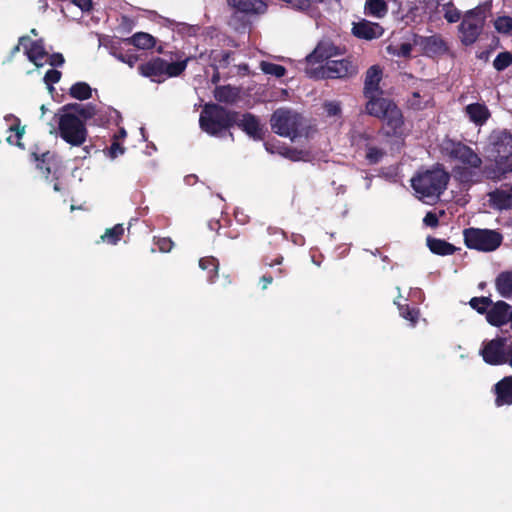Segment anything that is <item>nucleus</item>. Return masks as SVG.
Here are the masks:
<instances>
[{
  "instance_id": "f257e3e1",
  "label": "nucleus",
  "mask_w": 512,
  "mask_h": 512,
  "mask_svg": "<svg viewBox=\"0 0 512 512\" xmlns=\"http://www.w3.org/2000/svg\"><path fill=\"white\" fill-rule=\"evenodd\" d=\"M442 153L450 160L456 161L452 168L454 178L462 184H476L486 178L485 166L481 157L461 141L446 140Z\"/></svg>"
},
{
  "instance_id": "f03ea898",
  "label": "nucleus",
  "mask_w": 512,
  "mask_h": 512,
  "mask_svg": "<svg viewBox=\"0 0 512 512\" xmlns=\"http://www.w3.org/2000/svg\"><path fill=\"white\" fill-rule=\"evenodd\" d=\"M488 158L494 164L485 165L486 179H500L512 172V134L507 130L493 131L489 136Z\"/></svg>"
},
{
  "instance_id": "7ed1b4c3",
  "label": "nucleus",
  "mask_w": 512,
  "mask_h": 512,
  "mask_svg": "<svg viewBox=\"0 0 512 512\" xmlns=\"http://www.w3.org/2000/svg\"><path fill=\"white\" fill-rule=\"evenodd\" d=\"M450 174L443 165L437 164L432 169L418 173L411 179V186L422 199L437 201L446 190Z\"/></svg>"
},
{
  "instance_id": "20e7f679",
  "label": "nucleus",
  "mask_w": 512,
  "mask_h": 512,
  "mask_svg": "<svg viewBox=\"0 0 512 512\" xmlns=\"http://www.w3.org/2000/svg\"><path fill=\"white\" fill-rule=\"evenodd\" d=\"M240 113L229 110L217 103H207L203 106L199 117L201 130L210 136H220L237 122Z\"/></svg>"
},
{
  "instance_id": "39448f33",
  "label": "nucleus",
  "mask_w": 512,
  "mask_h": 512,
  "mask_svg": "<svg viewBox=\"0 0 512 512\" xmlns=\"http://www.w3.org/2000/svg\"><path fill=\"white\" fill-rule=\"evenodd\" d=\"M190 60V57L181 61L167 62L160 57H154L149 61L138 66V72L143 77L150 78L151 81L161 83L167 77H177L181 75Z\"/></svg>"
},
{
  "instance_id": "423d86ee",
  "label": "nucleus",
  "mask_w": 512,
  "mask_h": 512,
  "mask_svg": "<svg viewBox=\"0 0 512 512\" xmlns=\"http://www.w3.org/2000/svg\"><path fill=\"white\" fill-rule=\"evenodd\" d=\"M270 125L277 135L293 140L301 135L303 117L291 109L278 108L271 115Z\"/></svg>"
},
{
  "instance_id": "0eeeda50",
  "label": "nucleus",
  "mask_w": 512,
  "mask_h": 512,
  "mask_svg": "<svg viewBox=\"0 0 512 512\" xmlns=\"http://www.w3.org/2000/svg\"><path fill=\"white\" fill-rule=\"evenodd\" d=\"M58 131L59 136L71 146H81L88 136L85 122L72 113L59 116Z\"/></svg>"
},
{
  "instance_id": "6e6552de",
  "label": "nucleus",
  "mask_w": 512,
  "mask_h": 512,
  "mask_svg": "<svg viewBox=\"0 0 512 512\" xmlns=\"http://www.w3.org/2000/svg\"><path fill=\"white\" fill-rule=\"evenodd\" d=\"M464 243L469 249L483 252L496 250L502 243V235L489 229L467 228L463 231Z\"/></svg>"
},
{
  "instance_id": "1a4fd4ad",
  "label": "nucleus",
  "mask_w": 512,
  "mask_h": 512,
  "mask_svg": "<svg viewBox=\"0 0 512 512\" xmlns=\"http://www.w3.org/2000/svg\"><path fill=\"white\" fill-rule=\"evenodd\" d=\"M507 339L505 337H496L490 341L484 342L480 354L483 360L489 365H503L507 363Z\"/></svg>"
},
{
  "instance_id": "9d476101",
  "label": "nucleus",
  "mask_w": 512,
  "mask_h": 512,
  "mask_svg": "<svg viewBox=\"0 0 512 512\" xmlns=\"http://www.w3.org/2000/svg\"><path fill=\"white\" fill-rule=\"evenodd\" d=\"M414 44L419 46L422 53L428 57L440 56L448 51L446 41L439 34L431 36L414 35Z\"/></svg>"
},
{
  "instance_id": "9b49d317",
  "label": "nucleus",
  "mask_w": 512,
  "mask_h": 512,
  "mask_svg": "<svg viewBox=\"0 0 512 512\" xmlns=\"http://www.w3.org/2000/svg\"><path fill=\"white\" fill-rule=\"evenodd\" d=\"M356 66L348 58L340 60H328L322 67V78H344L355 74Z\"/></svg>"
},
{
  "instance_id": "f8f14e48",
  "label": "nucleus",
  "mask_w": 512,
  "mask_h": 512,
  "mask_svg": "<svg viewBox=\"0 0 512 512\" xmlns=\"http://www.w3.org/2000/svg\"><path fill=\"white\" fill-rule=\"evenodd\" d=\"M379 119L382 120L387 128L385 135L388 137H396L402 133L404 125V117L401 109L393 101L390 107L385 110Z\"/></svg>"
},
{
  "instance_id": "ddd939ff",
  "label": "nucleus",
  "mask_w": 512,
  "mask_h": 512,
  "mask_svg": "<svg viewBox=\"0 0 512 512\" xmlns=\"http://www.w3.org/2000/svg\"><path fill=\"white\" fill-rule=\"evenodd\" d=\"M235 125L253 140H264L266 130L254 114L246 112L241 115V118L238 116Z\"/></svg>"
},
{
  "instance_id": "4468645a",
  "label": "nucleus",
  "mask_w": 512,
  "mask_h": 512,
  "mask_svg": "<svg viewBox=\"0 0 512 512\" xmlns=\"http://www.w3.org/2000/svg\"><path fill=\"white\" fill-rule=\"evenodd\" d=\"M486 320L490 325L495 327H501L509 322L512 323L511 306L502 300L495 303L492 302L490 309L487 311Z\"/></svg>"
},
{
  "instance_id": "2eb2a0df",
  "label": "nucleus",
  "mask_w": 512,
  "mask_h": 512,
  "mask_svg": "<svg viewBox=\"0 0 512 512\" xmlns=\"http://www.w3.org/2000/svg\"><path fill=\"white\" fill-rule=\"evenodd\" d=\"M484 23L485 19H469L465 17L459 26L462 34V43L466 46L475 43L483 30Z\"/></svg>"
},
{
  "instance_id": "dca6fc26",
  "label": "nucleus",
  "mask_w": 512,
  "mask_h": 512,
  "mask_svg": "<svg viewBox=\"0 0 512 512\" xmlns=\"http://www.w3.org/2000/svg\"><path fill=\"white\" fill-rule=\"evenodd\" d=\"M19 45L25 47V53L29 61L37 67L42 66L39 61L48 56L43 39L32 41L28 36H22L19 38Z\"/></svg>"
},
{
  "instance_id": "f3484780",
  "label": "nucleus",
  "mask_w": 512,
  "mask_h": 512,
  "mask_svg": "<svg viewBox=\"0 0 512 512\" xmlns=\"http://www.w3.org/2000/svg\"><path fill=\"white\" fill-rule=\"evenodd\" d=\"M384 33L383 27L366 19L353 23L352 34L359 39L373 40L380 38Z\"/></svg>"
},
{
  "instance_id": "a211bd4d",
  "label": "nucleus",
  "mask_w": 512,
  "mask_h": 512,
  "mask_svg": "<svg viewBox=\"0 0 512 512\" xmlns=\"http://www.w3.org/2000/svg\"><path fill=\"white\" fill-rule=\"evenodd\" d=\"M341 54L340 48L332 42H320L315 49L306 56V62L314 65L323 61L331 60L333 56Z\"/></svg>"
},
{
  "instance_id": "6ab92c4d",
  "label": "nucleus",
  "mask_w": 512,
  "mask_h": 512,
  "mask_svg": "<svg viewBox=\"0 0 512 512\" xmlns=\"http://www.w3.org/2000/svg\"><path fill=\"white\" fill-rule=\"evenodd\" d=\"M227 3L236 13L244 15H261L267 10L263 0H227Z\"/></svg>"
},
{
  "instance_id": "aec40b11",
  "label": "nucleus",
  "mask_w": 512,
  "mask_h": 512,
  "mask_svg": "<svg viewBox=\"0 0 512 512\" xmlns=\"http://www.w3.org/2000/svg\"><path fill=\"white\" fill-rule=\"evenodd\" d=\"M381 94H368L364 95V97L367 99L366 105H365V111L368 115L373 116L375 118H380L381 116H384L383 114L387 108L390 107V104L393 102V100L384 98L380 96Z\"/></svg>"
},
{
  "instance_id": "412c9836",
  "label": "nucleus",
  "mask_w": 512,
  "mask_h": 512,
  "mask_svg": "<svg viewBox=\"0 0 512 512\" xmlns=\"http://www.w3.org/2000/svg\"><path fill=\"white\" fill-rule=\"evenodd\" d=\"M382 79V69L379 65L371 66L365 74L363 95L368 94H383L380 88V81Z\"/></svg>"
},
{
  "instance_id": "4be33fe9",
  "label": "nucleus",
  "mask_w": 512,
  "mask_h": 512,
  "mask_svg": "<svg viewBox=\"0 0 512 512\" xmlns=\"http://www.w3.org/2000/svg\"><path fill=\"white\" fill-rule=\"evenodd\" d=\"M497 407L512 405V376L504 377L495 384Z\"/></svg>"
},
{
  "instance_id": "5701e85b",
  "label": "nucleus",
  "mask_w": 512,
  "mask_h": 512,
  "mask_svg": "<svg viewBox=\"0 0 512 512\" xmlns=\"http://www.w3.org/2000/svg\"><path fill=\"white\" fill-rule=\"evenodd\" d=\"M464 111L469 120L477 126L484 125L491 117V113L484 103L468 104Z\"/></svg>"
},
{
  "instance_id": "b1692460",
  "label": "nucleus",
  "mask_w": 512,
  "mask_h": 512,
  "mask_svg": "<svg viewBox=\"0 0 512 512\" xmlns=\"http://www.w3.org/2000/svg\"><path fill=\"white\" fill-rule=\"evenodd\" d=\"M490 205L499 211L512 209V192L503 189H495L489 194Z\"/></svg>"
},
{
  "instance_id": "393cba45",
  "label": "nucleus",
  "mask_w": 512,
  "mask_h": 512,
  "mask_svg": "<svg viewBox=\"0 0 512 512\" xmlns=\"http://www.w3.org/2000/svg\"><path fill=\"white\" fill-rule=\"evenodd\" d=\"M63 113H72L84 122L97 114V108L92 104L69 103L62 107Z\"/></svg>"
},
{
  "instance_id": "a878e982",
  "label": "nucleus",
  "mask_w": 512,
  "mask_h": 512,
  "mask_svg": "<svg viewBox=\"0 0 512 512\" xmlns=\"http://www.w3.org/2000/svg\"><path fill=\"white\" fill-rule=\"evenodd\" d=\"M426 243L429 250L436 255H453L457 251V248L453 244L447 242L444 239L428 236Z\"/></svg>"
},
{
  "instance_id": "bb28decb",
  "label": "nucleus",
  "mask_w": 512,
  "mask_h": 512,
  "mask_svg": "<svg viewBox=\"0 0 512 512\" xmlns=\"http://www.w3.org/2000/svg\"><path fill=\"white\" fill-rule=\"evenodd\" d=\"M127 45H132L138 49L149 50L155 47L156 39L149 33L137 32L131 37L123 39Z\"/></svg>"
},
{
  "instance_id": "cd10ccee",
  "label": "nucleus",
  "mask_w": 512,
  "mask_h": 512,
  "mask_svg": "<svg viewBox=\"0 0 512 512\" xmlns=\"http://www.w3.org/2000/svg\"><path fill=\"white\" fill-rule=\"evenodd\" d=\"M495 288L500 296L512 299V271H502L495 279Z\"/></svg>"
},
{
  "instance_id": "c85d7f7f",
  "label": "nucleus",
  "mask_w": 512,
  "mask_h": 512,
  "mask_svg": "<svg viewBox=\"0 0 512 512\" xmlns=\"http://www.w3.org/2000/svg\"><path fill=\"white\" fill-rule=\"evenodd\" d=\"M239 97V91L230 86H218L214 90V98L220 103L233 104Z\"/></svg>"
},
{
  "instance_id": "c756f323",
  "label": "nucleus",
  "mask_w": 512,
  "mask_h": 512,
  "mask_svg": "<svg viewBox=\"0 0 512 512\" xmlns=\"http://www.w3.org/2000/svg\"><path fill=\"white\" fill-rule=\"evenodd\" d=\"M364 13L368 16L383 18L388 13V5L384 0H366Z\"/></svg>"
},
{
  "instance_id": "7c9ffc66",
  "label": "nucleus",
  "mask_w": 512,
  "mask_h": 512,
  "mask_svg": "<svg viewBox=\"0 0 512 512\" xmlns=\"http://www.w3.org/2000/svg\"><path fill=\"white\" fill-rule=\"evenodd\" d=\"M395 304L398 307L399 314L402 318L409 321V324L411 327H415L418 323V320L420 318V310L416 306H410L409 304L405 303L402 304L400 302L395 301Z\"/></svg>"
},
{
  "instance_id": "2f4dec72",
  "label": "nucleus",
  "mask_w": 512,
  "mask_h": 512,
  "mask_svg": "<svg viewBox=\"0 0 512 512\" xmlns=\"http://www.w3.org/2000/svg\"><path fill=\"white\" fill-rule=\"evenodd\" d=\"M30 157L31 160L36 163V168L43 172L46 178H48L49 174L51 173L49 162L53 158V154H51L50 151H46L41 154L32 152Z\"/></svg>"
},
{
  "instance_id": "473e14b6",
  "label": "nucleus",
  "mask_w": 512,
  "mask_h": 512,
  "mask_svg": "<svg viewBox=\"0 0 512 512\" xmlns=\"http://www.w3.org/2000/svg\"><path fill=\"white\" fill-rule=\"evenodd\" d=\"M69 95L76 100H88L92 97V89L86 82H76L70 87Z\"/></svg>"
},
{
  "instance_id": "72a5a7b5",
  "label": "nucleus",
  "mask_w": 512,
  "mask_h": 512,
  "mask_svg": "<svg viewBox=\"0 0 512 512\" xmlns=\"http://www.w3.org/2000/svg\"><path fill=\"white\" fill-rule=\"evenodd\" d=\"M386 150L382 147L368 143L365 148V160L369 165H376L386 156Z\"/></svg>"
},
{
  "instance_id": "f704fd0d",
  "label": "nucleus",
  "mask_w": 512,
  "mask_h": 512,
  "mask_svg": "<svg viewBox=\"0 0 512 512\" xmlns=\"http://www.w3.org/2000/svg\"><path fill=\"white\" fill-rule=\"evenodd\" d=\"M199 267L207 271V277L210 282H214L218 277L219 262L216 258L212 256L201 258L199 260Z\"/></svg>"
},
{
  "instance_id": "c9c22d12",
  "label": "nucleus",
  "mask_w": 512,
  "mask_h": 512,
  "mask_svg": "<svg viewBox=\"0 0 512 512\" xmlns=\"http://www.w3.org/2000/svg\"><path fill=\"white\" fill-rule=\"evenodd\" d=\"M266 234L269 237L264 239L271 248H277L286 241V234L282 229L276 227H268Z\"/></svg>"
},
{
  "instance_id": "e433bc0d",
  "label": "nucleus",
  "mask_w": 512,
  "mask_h": 512,
  "mask_svg": "<svg viewBox=\"0 0 512 512\" xmlns=\"http://www.w3.org/2000/svg\"><path fill=\"white\" fill-rule=\"evenodd\" d=\"M232 55V51H221L219 53L212 51L210 55L212 60L211 66L214 68V70H218L219 68H227L230 64Z\"/></svg>"
},
{
  "instance_id": "4c0bfd02",
  "label": "nucleus",
  "mask_w": 512,
  "mask_h": 512,
  "mask_svg": "<svg viewBox=\"0 0 512 512\" xmlns=\"http://www.w3.org/2000/svg\"><path fill=\"white\" fill-rule=\"evenodd\" d=\"M124 234V227L122 224H116L112 228L106 229L105 233L101 236L104 242L115 245L117 244Z\"/></svg>"
},
{
  "instance_id": "58836bf2",
  "label": "nucleus",
  "mask_w": 512,
  "mask_h": 512,
  "mask_svg": "<svg viewBox=\"0 0 512 512\" xmlns=\"http://www.w3.org/2000/svg\"><path fill=\"white\" fill-rule=\"evenodd\" d=\"M472 309L476 310L479 314H487L488 308L492 305L490 297H473L469 301Z\"/></svg>"
},
{
  "instance_id": "ea45409f",
  "label": "nucleus",
  "mask_w": 512,
  "mask_h": 512,
  "mask_svg": "<svg viewBox=\"0 0 512 512\" xmlns=\"http://www.w3.org/2000/svg\"><path fill=\"white\" fill-rule=\"evenodd\" d=\"M260 67L265 74L272 75L277 78H281L286 74V68L279 64L262 61Z\"/></svg>"
},
{
  "instance_id": "a19ab883",
  "label": "nucleus",
  "mask_w": 512,
  "mask_h": 512,
  "mask_svg": "<svg viewBox=\"0 0 512 512\" xmlns=\"http://www.w3.org/2000/svg\"><path fill=\"white\" fill-rule=\"evenodd\" d=\"M111 53L119 61L129 65V67H133L139 59L136 54L123 52L120 48H116L115 46H112Z\"/></svg>"
},
{
  "instance_id": "79ce46f5",
  "label": "nucleus",
  "mask_w": 512,
  "mask_h": 512,
  "mask_svg": "<svg viewBox=\"0 0 512 512\" xmlns=\"http://www.w3.org/2000/svg\"><path fill=\"white\" fill-rule=\"evenodd\" d=\"M512 64V54L508 51L499 53L493 61L497 71H503Z\"/></svg>"
},
{
  "instance_id": "37998d69",
  "label": "nucleus",
  "mask_w": 512,
  "mask_h": 512,
  "mask_svg": "<svg viewBox=\"0 0 512 512\" xmlns=\"http://www.w3.org/2000/svg\"><path fill=\"white\" fill-rule=\"evenodd\" d=\"M494 27L497 32L502 34H509L512 32V17L499 16L494 21Z\"/></svg>"
},
{
  "instance_id": "c03bdc74",
  "label": "nucleus",
  "mask_w": 512,
  "mask_h": 512,
  "mask_svg": "<svg viewBox=\"0 0 512 512\" xmlns=\"http://www.w3.org/2000/svg\"><path fill=\"white\" fill-rule=\"evenodd\" d=\"M413 47L410 43H401L398 47L392 48L391 46L388 47V51L392 53L395 56L403 57V58H410L412 53Z\"/></svg>"
},
{
  "instance_id": "a18cd8bd",
  "label": "nucleus",
  "mask_w": 512,
  "mask_h": 512,
  "mask_svg": "<svg viewBox=\"0 0 512 512\" xmlns=\"http://www.w3.org/2000/svg\"><path fill=\"white\" fill-rule=\"evenodd\" d=\"M112 113H116V111L110 108L97 109V114L92 118L98 125H105L106 123H109Z\"/></svg>"
},
{
  "instance_id": "49530a36",
  "label": "nucleus",
  "mask_w": 512,
  "mask_h": 512,
  "mask_svg": "<svg viewBox=\"0 0 512 512\" xmlns=\"http://www.w3.org/2000/svg\"><path fill=\"white\" fill-rule=\"evenodd\" d=\"M323 107L329 117L339 116L342 111L340 103L337 101H326Z\"/></svg>"
},
{
  "instance_id": "de8ad7c7",
  "label": "nucleus",
  "mask_w": 512,
  "mask_h": 512,
  "mask_svg": "<svg viewBox=\"0 0 512 512\" xmlns=\"http://www.w3.org/2000/svg\"><path fill=\"white\" fill-rule=\"evenodd\" d=\"M61 72L56 69H49L44 76L45 84L52 89V85L58 83L61 79Z\"/></svg>"
},
{
  "instance_id": "09e8293b",
  "label": "nucleus",
  "mask_w": 512,
  "mask_h": 512,
  "mask_svg": "<svg viewBox=\"0 0 512 512\" xmlns=\"http://www.w3.org/2000/svg\"><path fill=\"white\" fill-rule=\"evenodd\" d=\"M374 140H375L374 135L369 132H366V131L360 132L356 136L357 145L364 149L366 148V145L368 143H374Z\"/></svg>"
},
{
  "instance_id": "8fccbe9b",
  "label": "nucleus",
  "mask_w": 512,
  "mask_h": 512,
  "mask_svg": "<svg viewBox=\"0 0 512 512\" xmlns=\"http://www.w3.org/2000/svg\"><path fill=\"white\" fill-rule=\"evenodd\" d=\"M281 154L291 161H299L302 159L303 151L296 148H285Z\"/></svg>"
},
{
  "instance_id": "3c124183",
  "label": "nucleus",
  "mask_w": 512,
  "mask_h": 512,
  "mask_svg": "<svg viewBox=\"0 0 512 512\" xmlns=\"http://www.w3.org/2000/svg\"><path fill=\"white\" fill-rule=\"evenodd\" d=\"M125 152V148L120 144L119 141L116 139H113L111 146L109 148V156L111 158H116L119 155H122Z\"/></svg>"
},
{
  "instance_id": "603ef678",
  "label": "nucleus",
  "mask_w": 512,
  "mask_h": 512,
  "mask_svg": "<svg viewBox=\"0 0 512 512\" xmlns=\"http://www.w3.org/2000/svg\"><path fill=\"white\" fill-rule=\"evenodd\" d=\"M287 3H289L294 9H297L299 11H307L311 7V1L310 0H285Z\"/></svg>"
},
{
  "instance_id": "864d4df0",
  "label": "nucleus",
  "mask_w": 512,
  "mask_h": 512,
  "mask_svg": "<svg viewBox=\"0 0 512 512\" xmlns=\"http://www.w3.org/2000/svg\"><path fill=\"white\" fill-rule=\"evenodd\" d=\"M155 244L161 252H170L174 246L170 238H159Z\"/></svg>"
},
{
  "instance_id": "5fc2aeb1",
  "label": "nucleus",
  "mask_w": 512,
  "mask_h": 512,
  "mask_svg": "<svg viewBox=\"0 0 512 512\" xmlns=\"http://www.w3.org/2000/svg\"><path fill=\"white\" fill-rule=\"evenodd\" d=\"M423 223L428 227L435 228L439 225V218L436 213L428 212L423 219Z\"/></svg>"
},
{
  "instance_id": "6e6d98bb",
  "label": "nucleus",
  "mask_w": 512,
  "mask_h": 512,
  "mask_svg": "<svg viewBox=\"0 0 512 512\" xmlns=\"http://www.w3.org/2000/svg\"><path fill=\"white\" fill-rule=\"evenodd\" d=\"M65 59L61 53H53L48 58V63L52 67H60L64 64Z\"/></svg>"
},
{
  "instance_id": "4d7b16f0",
  "label": "nucleus",
  "mask_w": 512,
  "mask_h": 512,
  "mask_svg": "<svg viewBox=\"0 0 512 512\" xmlns=\"http://www.w3.org/2000/svg\"><path fill=\"white\" fill-rule=\"evenodd\" d=\"M72 3L79 7L83 12H89L93 8L92 0H73Z\"/></svg>"
},
{
  "instance_id": "13d9d810",
  "label": "nucleus",
  "mask_w": 512,
  "mask_h": 512,
  "mask_svg": "<svg viewBox=\"0 0 512 512\" xmlns=\"http://www.w3.org/2000/svg\"><path fill=\"white\" fill-rule=\"evenodd\" d=\"M466 18H471V19H485V14H484V10L478 6L472 10H470L467 14H466Z\"/></svg>"
},
{
  "instance_id": "bf43d9fd",
  "label": "nucleus",
  "mask_w": 512,
  "mask_h": 512,
  "mask_svg": "<svg viewBox=\"0 0 512 512\" xmlns=\"http://www.w3.org/2000/svg\"><path fill=\"white\" fill-rule=\"evenodd\" d=\"M10 131L15 132L16 137L21 139L25 133V127L20 126V120L16 118V123L9 128Z\"/></svg>"
},
{
  "instance_id": "052dcab7",
  "label": "nucleus",
  "mask_w": 512,
  "mask_h": 512,
  "mask_svg": "<svg viewBox=\"0 0 512 512\" xmlns=\"http://www.w3.org/2000/svg\"><path fill=\"white\" fill-rule=\"evenodd\" d=\"M10 131L15 132L16 137L21 139L25 133V127L20 126V120L16 118V123L9 128Z\"/></svg>"
},
{
  "instance_id": "680f3d73",
  "label": "nucleus",
  "mask_w": 512,
  "mask_h": 512,
  "mask_svg": "<svg viewBox=\"0 0 512 512\" xmlns=\"http://www.w3.org/2000/svg\"><path fill=\"white\" fill-rule=\"evenodd\" d=\"M283 256L282 255H278L275 259L271 260V261H268L267 258L264 259V263L265 265L269 266V267H273L275 265H281L282 262H283Z\"/></svg>"
},
{
  "instance_id": "e2e57ef3",
  "label": "nucleus",
  "mask_w": 512,
  "mask_h": 512,
  "mask_svg": "<svg viewBox=\"0 0 512 512\" xmlns=\"http://www.w3.org/2000/svg\"><path fill=\"white\" fill-rule=\"evenodd\" d=\"M260 281L262 283V289L265 290L268 285L273 282V277L271 275H263Z\"/></svg>"
},
{
  "instance_id": "0e129e2a",
  "label": "nucleus",
  "mask_w": 512,
  "mask_h": 512,
  "mask_svg": "<svg viewBox=\"0 0 512 512\" xmlns=\"http://www.w3.org/2000/svg\"><path fill=\"white\" fill-rule=\"evenodd\" d=\"M127 135V132L124 128H120L117 134H114L113 139L117 138V141H120L121 139L125 138Z\"/></svg>"
},
{
  "instance_id": "69168bd1",
  "label": "nucleus",
  "mask_w": 512,
  "mask_h": 512,
  "mask_svg": "<svg viewBox=\"0 0 512 512\" xmlns=\"http://www.w3.org/2000/svg\"><path fill=\"white\" fill-rule=\"evenodd\" d=\"M507 363L512 367V343L507 347Z\"/></svg>"
},
{
  "instance_id": "338daca9",
  "label": "nucleus",
  "mask_w": 512,
  "mask_h": 512,
  "mask_svg": "<svg viewBox=\"0 0 512 512\" xmlns=\"http://www.w3.org/2000/svg\"><path fill=\"white\" fill-rule=\"evenodd\" d=\"M214 71H215V73L212 76V82L216 83L220 77H219L218 70H214Z\"/></svg>"
},
{
  "instance_id": "774afa93",
  "label": "nucleus",
  "mask_w": 512,
  "mask_h": 512,
  "mask_svg": "<svg viewBox=\"0 0 512 512\" xmlns=\"http://www.w3.org/2000/svg\"><path fill=\"white\" fill-rule=\"evenodd\" d=\"M277 272H278V277H283L286 275V270L284 268H279L277 270Z\"/></svg>"
}]
</instances>
